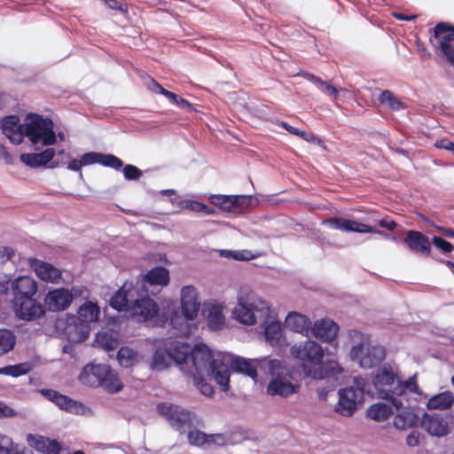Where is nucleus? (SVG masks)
Here are the masks:
<instances>
[{
    "instance_id": "nucleus-1",
    "label": "nucleus",
    "mask_w": 454,
    "mask_h": 454,
    "mask_svg": "<svg viewBox=\"0 0 454 454\" xmlns=\"http://www.w3.org/2000/svg\"><path fill=\"white\" fill-rule=\"evenodd\" d=\"M37 289V282L31 276L0 274V296L6 302L11 303L21 298L35 296Z\"/></svg>"
},
{
    "instance_id": "nucleus-2",
    "label": "nucleus",
    "mask_w": 454,
    "mask_h": 454,
    "mask_svg": "<svg viewBox=\"0 0 454 454\" xmlns=\"http://www.w3.org/2000/svg\"><path fill=\"white\" fill-rule=\"evenodd\" d=\"M266 372L271 376L266 392L270 396L287 398L299 391V385L291 382L292 371L279 359H270Z\"/></svg>"
},
{
    "instance_id": "nucleus-3",
    "label": "nucleus",
    "mask_w": 454,
    "mask_h": 454,
    "mask_svg": "<svg viewBox=\"0 0 454 454\" xmlns=\"http://www.w3.org/2000/svg\"><path fill=\"white\" fill-rule=\"evenodd\" d=\"M79 380L82 384L97 387H102L110 394L120 392L123 386L111 366L106 364H89L85 365Z\"/></svg>"
},
{
    "instance_id": "nucleus-4",
    "label": "nucleus",
    "mask_w": 454,
    "mask_h": 454,
    "mask_svg": "<svg viewBox=\"0 0 454 454\" xmlns=\"http://www.w3.org/2000/svg\"><path fill=\"white\" fill-rule=\"evenodd\" d=\"M23 133L34 145L40 144L43 146H51L57 144L53 121L50 117L36 113L27 114Z\"/></svg>"
},
{
    "instance_id": "nucleus-5",
    "label": "nucleus",
    "mask_w": 454,
    "mask_h": 454,
    "mask_svg": "<svg viewBox=\"0 0 454 454\" xmlns=\"http://www.w3.org/2000/svg\"><path fill=\"white\" fill-rule=\"evenodd\" d=\"M387 355V349L380 344L372 342L358 343L353 346L349 351L352 361L357 362L360 367L372 369L380 366Z\"/></svg>"
},
{
    "instance_id": "nucleus-6",
    "label": "nucleus",
    "mask_w": 454,
    "mask_h": 454,
    "mask_svg": "<svg viewBox=\"0 0 454 454\" xmlns=\"http://www.w3.org/2000/svg\"><path fill=\"white\" fill-rule=\"evenodd\" d=\"M322 225H325L332 230H340L345 232H356L362 234L375 233L384 237L387 239L397 241V238L395 236H393L387 232L377 230L369 224L340 216L325 219L322 221Z\"/></svg>"
},
{
    "instance_id": "nucleus-7",
    "label": "nucleus",
    "mask_w": 454,
    "mask_h": 454,
    "mask_svg": "<svg viewBox=\"0 0 454 454\" xmlns=\"http://www.w3.org/2000/svg\"><path fill=\"white\" fill-rule=\"evenodd\" d=\"M158 413L164 417L170 426L181 434L192 425V412L179 405L160 403L156 408Z\"/></svg>"
},
{
    "instance_id": "nucleus-8",
    "label": "nucleus",
    "mask_w": 454,
    "mask_h": 454,
    "mask_svg": "<svg viewBox=\"0 0 454 454\" xmlns=\"http://www.w3.org/2000/svg\"><path fill=\"white\" fill-rule=\"evenodd\" d=\"M290 353L293 357L302 362L301 367L303 364L315 367L322 362L325 349L317 341L307 340L293 345Z\"/></svg>"
},
{
    "instance_id": "nucleus-9",
    "label": "nucleus",
    "mask_w": 454,
    "mask_h": 454,
    "mask_svg": "<svg viewBox=\"0 0 454 454\" xmlns=\"http://www.w3.org/2000/svg\"><path fill=\"white\" fill-rule=\"evenodd\" d=\"M15 317L19 320L32 322L43 317L46 309L35 296L19 299L11 302Z\"/></svg>"
},
{
    "instance_id": "nucleus-10",
    "label": "nucleus",
    "mask_w": 454,
    "mask_h": 454,
    "mask_svg": "<svg viewBox=\"0 0 454 454\" xmlns=\"http://www.w3.org/2000/svg\"><path fill=\"white\" fill-rule=\"evenodd\" d=\"M270 360L267 356L249 359L236 356L231 359V368L234 372L246 375L251 378L254 383H257V371L261 370L266 372L269 368L268 363Z\"/></svg>"
},
{
    "instance_id": "nucleus-11",
    "label": "nucleus",
    "mask_w": 454,
    "mask_h": 454,
    "mask_svg": "<svg viewBox=\"0 0 454 454\" xmlns=\"http://www.w3.org/2000/svg\"><path fill=\"white\" fill-rule=\"evenodd\" d=\"M339 400L334 411L343 417H351L363 403L364 395L352 387H344L338 390Z\"/></svg>"
},
{
    "instance_id": "nucleus-12",
    "label": "nucleus",
    "mask_w": 454,
    "mask_h": 454,
    "mask_svg": "<svg viewBox=\"0 0 454 454\" xmlns=\"http://www.w3.org/2000/svg\"><path fill=\"white\" fill-rule=\"evenodd\" d=\"M397 379V374L389 364L386 363L380 367L372 379V385L378 396L387 398L389 392H394Z\"/></svg>"
},
{
    "instance_id": "nucleus-13",
    "label": "nucleus",
    "mask_w": 454,
    "mask_h": 454,
    "mask_svg": "<svg viewBox=\"0 0 454 454\" xmlns=\"http://www.w3.org/2000/svg\"><path fill=\"white\" fill-rule=\"evenodd\" d=\"M145 295L136 294L129 307L130 315L137 317L139 322H146L153 318L159 313V306L155 301L150 298L147 292Z\"/></svg>"
},
{
    "instance_id": "nucleus-14",
    "label": "nucleus",
    "mask_w": 454,
    "mask_h": 454,
    "mask_svg": "<svg viewBox=\"0 0 454 454\" xmlns=\"http://www.w3.org/2000/svg\"><path fill=\"white\" fill-rule=\"evenodd\" d=\"M138 292L140 291L133 281H125L110 298L109 304L117 311H129L132 301Z\"/></svg>"
},
{
    "instance_id": "nucleus-15",
    "label": "nucleus",
    "mask_w": 454,
    "mask_h": 454,
    "mask_svg": "<svg viewBox=\"0 0 454 454\" xmlns=\"http://www.w3.org/2000/svg\"><path fill=\"white\" fill-rule=\"evenodd\" d=\"M170 281L169 270L164 266H155L145 274H140L136 279L139 291L147 292L146 286H167Z\"/></svg>"
},
{
    "instance_id": "nucleus-16",
    "label": "nucleus",
    "mask_w": 454,
    "mask_h": 454,
    "mask_svg": "<svg viewBox=\"0 0 454 454\" xmlns=\"http://www.w3.org/2000/svg\"><path fill=\"white\" fill-rule=\"evenodd\" d=\"M90 332V325L79 321L75 315H68L62 334L69 343H81L88 339Z\"/></svg>"
},
{
    "instance_id": "nucleus-17",
    "label": "nucleus",
    "mask_w": 454,
    "mask_h": 454,
    "mask_svg": "<svg viewBox=\"0 0 454 454\" xmlns=\"http://www.w3.org/2000/svg\"><path fill=\"white\" fill-rule=\"evenodd\" d=\"M302 371L305 376L313 380H325L340 375L343 369L337 361L327 360L325 362L322 361L315 367L303 364Z\"/></svg>"
},
{
    "instance_id": "nucleus-18",
    "label": "nucleus",
    "mask_w": 454,
    "mask_h": 454,
    "mask_svg": "<svg viewBox=\"0 0 454 454\" xmlns=\"http://www.w3.org/2000/svg\"><path fill=\"white\" fill-rule=\"evenodd\" d=\"M260 307L254 301H248L240 298L238 307L235 308L233 314L236 319L246 325H254L257 323L255 312L268 309L264 301H259Z\"/></svg>"
},
{
    "instance_id": "nucleus-19",
    "label": "nucleus",
    "mask_w": 454,
    "mask_h": 454,
    "mask_svg": "<svg viewBox=\"0 0 454 454\" xmlns=\"http://www.w3.org/2000/svg\"><path fill=\"white\" fill-rule=\"evenodd\" d=\"M72 303V295L69 289L65 287L50 290L44 297L46 310L59 312L66 310Z\"/></svg>"
},
{
    "instance_id": "nucleus-20",
    "label": "nucleus",
    "mask_w": 454,
    "mask_h": 454,
    "mask_svg": "<svg viewBox=\"0 0 454 454\" xmlns=\"http://www.w3.org/2000/svg\"><path fill=\"white\" fill-rule=\"evenodd\" d=\"M200 302L193 286H185L181 289V312L186 320H193L198 316Z\"/></svg>"
},
{
    "instance_id": "nucleus-21",
    "label": "nucleus",
    "mask_w": 454,
    "mask_h": 454,
    "mask_svg": "<svg viewBox=\"0 0 454 454\" xmlns=\"http://www.w3.org/2000/svg\"><path fill=\"white\" fill-rule=\"evenodd\" d=\"M421 427L430 435L436 437H443L450 433L448 420L438 413L424 412L421 419Z\"/></svg>"
},
{
    "instance_id": "nucleus-22",
    "label": "nucleus",
    "mask_w": 454,
    "mask_h": 454,
    "mask_svg": "<svg viewBox=\"0 0 454 454\" xmlns=\"http://www.w3.org/2000/svg\"><path fill=\"white\" fill-rule=\"evenodd\" d=\"M216 358L217 356H215L212 350L205 343H198L192 347L190 363L194 369L193 372L207 371L210 368L211 361L216 360Z\"/></svg>"
},
{
    "instance_id": "nucleus-23",
    "label": "nucleus",
    "mask_w": 454,
    "mask_h": 454,
    "mask_svg": "<svg viewBox=\"0 0 454 454\" xmlns=\"http://www.w3.org/2000/svg\"><path fill=\"white\" fill-rule=\"evenodd\" d=\"M82 166L92 164H100L103 167L120 171L123 166V161L119 157L112 153H103L98 152H88L81 156Z\"/></svg>"
},
{
    "instance_id": "nucleus-24",
    "label": "nucleus",
    "mask_w": 454,
    "mask_h": 454,
    "mask_svg": "<svg viewBox=\"0 0 454 454\" xmlns=\"http://www.w3.org/2000/svg\"><path fill=\"white\" fill-rule=\"evenodd\" d=\"M207 372L222 391L227 392L230 389L231 372L221 355H217L216 360L211 361L210 368Z\"/></svg>"
},
{
    "instance_id": "nucleus-25",
    "label": "nucleus",
    "mask_w": 454,
    "mask_h": 454,
    "mask_svg": "<svg viewBox=\"0 0 454 454\" xmlns=\"http://www.w3.org/2000/svg\"><path fill=\"white\" fill-rule=\"evenodd\" d=\"M28 264L36 276L43 281L56 283L61 278V270L47 262L30 257Z\"/></svg>"
},
{
    "instance_id": "nucleus-26",
    "label": "nucleus",
    "mask_w": 454,
    "mask_h": 454,
    "mask_svg": "<svg viewBox=\"0 0 454 454\" xmlns=\"http://www.w3.org/2000/svg\"><path fill=\"white\" fill-rule=\"evenodd\" d=\"M27 441L31 448L43 454H59L62 450V445L56 439L28 434Z\"/></svg>"
},
{
    "instance_id": "nucleus-27",
    "label": "nucleus",
    "mask_w": 454,
    "mask_h": 454,
    "mask_svg": "<svg viewBox=\"0 0 454 454\" xmlns=\"http://www.w3.org/2000/svg\"><path fill=\"white\" fill-rule=\"evenodd\" d=\"M413 253H420L428 256L431 252V244L428 238L419 231L410 230L403 240Z\"/></svg>"
},
{
    "instance_id": "nucleus-28",
    "label": "nucleus",
    "mask_w": 454,
    "mask_h": 454,
    "mask_svg": "<svg viewBox=\"0 0 454 454\" xmlns=\"http://www.w3.org/2000/svg\"><path fill=\"white\" fill-rule=\"evenodd\" d=\"M339 325L331 319L323 318L317 321L311 329L314 336L323 341H331L335 339Z\"/></svg>"
},
{
    "instance_id": "nucleus-29",
    "label": "nucleus",
    "mask_w": 454,
    "mask_h": 454,
    "mask_svg": "<svg viewBox=\"0 0 454 454\" xmlns=\"http://www.w3.org/2000/svg\"><path fill=\"white\" fill-rule=\"evenodd\" d=\"M192 352V346L187 342L172 341L167 348V354L169 359L173 360L176 364H188L190 363V356Z\"/></svg>"
},
{
    "instance_id": "nucleus-30",
    "label": "nucleus",
    "mask_w": 454,
    "mask_h": 454,
    "mask_svg": "<svg viewBox=\"0 0 454 454\" xmlns=\"http://www.w3.org/2000/svg\"><path fill=\"white\" fill-rule=\"evenodd\" d=\"M57 406L60 410L74 415L90 416L93 414L90 407L63 394Z\"/></svg>"
},
{
    "instance_id": "nucleus-31",
    "label": "nucleus",
    "mask_w": 454,
    "mask_h": 454,
    "mask_svg": "<svg viewBox=\"0 0 454 454\" xmlns=\"http://www.w3.org/2000/svg\"><path fill=\"white\" fill-rule=\"evenodd\" d=\"M286 324L292 331L305 335H308L312 329L309 318L298 312H289L286 318Z\"/></svg>"
},
{
    "instance_id": "nucleus-32",
    "label": "nucleus",
    "mask_w": 454,
    "mask_h": 454,
    "mask_svg": "<svg viewBox=\"0 0 454 454\" xmlns=\"http://www.w3.org/2000/svg\"><path fill=\"white\" fill-rule=\"evenodd\" d=\"M100 308L97 302L86 301L77 310L76 318L79 321L90 325L99 320Z\"/></svg>"
},
{
    "instance_id": "nucleus-33",
    "label": "nucleus",
    "mask_w": 454,
    "mask_h": 454,
    "mask_svg": "<svg viewBox=\"0 0 454 454\" xmlns=\"http://www.w3.org/2000/svg\"><path fill=\"white\" fill-rule=\"evenodd\" d=\"M454 403V395L450 391H445L434 395L427 401V407L429 410H447Z\"/></svg>"
},
{
    "instance_id": "nucleus-34",
    "label": "nucleus",
    "mask_w": 454,
    "mask_h": 454,
    "mask_svg": "<svg viewBox=\"0 0 454 454\" xmlns=\"http://www.w3.org/2000/svg\"><path fill=\"white\" fill-rule=\"evenodd\" d=\"M392 413L391 406L385 403H373L366 411V416L377 422L387 420Z\"/></svg>"
},
{
    "instance_id": "nucleus-35",
    "label": "nucleus",
    "mask_w": 454,
    "mask_h": 454,
    "mask_svg": "<svg viewBox=\"0 0 454 454\" xmlns=\"http://www.w3.org/2000/svg\"><path fill=\"white\" fill-rule=\"evenodd\" d=\"M138 352L133 348L123 346L117 351L116 358L119 364L123 368H132L138 363Z\"/></svg>"
},
{
    "instance_id": "nucleus-36",
    "label": "nucleus",
    "mask_w": 454,
    "mask_h": 454,
    "mask_svg": "<svg viewBox=\"0 0 454 454\" xmlns=\"http://www.w3.org/2000/svg\"><path fill=\"white\" fill-rule=\"evenodd\" d=\"M24 128L25 122L20 123V118L14 114L5 116L0 121V129L5 137H11L13 132L23 133Z\"/></svg>"
},
{
    "instance_id": "nucleus-37",
    "label": "nucleus",
    "mask_w": 454,
    "mask_h": 454,
    "mask_svg": "<svg viewBox=\"0 0 454 454\" xmlns=\"http://www.w3.org/2000/svg\"><path fill=\"white\" fill-rule=\"evenodd\" d=\"M419 416L409 409H405L399 412L394 418L393 424L397 429H406L416 425Z\"/></svg>"
},
{
    "instance_id": "nucleus-38",
    "label": "nucleus",
    "mask_w": 454,
    "mask_h": 454,
    "mask_svg": "<svg viewBox=\"0 0 454 454\" xmlns=\"http://www.w3.org/2000/svg\"><path fill=\"white\" fill-rule=\"evenodd\" d=\"M263 334L265 340L271 346L279 345L281 334V325L278 320H272L269 323L265 322Z\"/></svg>"
},
{
    "instance_id": "nucleus-39",
    "label": "nucleus",
    "mask_w": 454,
    "mask_h": 454,
    "mask_svg": "<svg viewBox=\"0 0 454 454\" xmlns=\"http://www.w3.org/2000/svg\"><path fill=\"white\" fill-rule=\"evenodd\" d=\"M168 356L167 349L164 350L160 348H157L153 354L149 366L153 372H160L169 366Z\"/></svg>"
},
{
    "instance_id": "nucleus-40",
    "label": "nucleus",
    "mask_w": 454,
    "mask_h": 454,
    "mask_svg": "<svg viewBox=\"0 0 454 454\" xmlns=\"http://www.w3.org/2000/svg\"><path fill=\"white\" fill-rule=\"evenodd\" d=\"M378 99L381 105L387 106L392 111H399L406 108V105L388 90L381 91Z\"/></svg>"
},
{
    "instance_id": "nucleus-41",
    "label": "nucleus",
    "mask_w": 454,
    "mask_h": 454,
    "mask_svg": "<svg viewBox=\"0 0 454 454\" xmlns=\"http://www.w3.org/2000/svg\"><path fill=\"white\" fill-rule=\"evenodd\" d=\"M95 343L106 351H113L117 348L119 340L112 333L98 332L95 336Z\"/></svg>"
},
{
    "instance_id": "nucleus-42",
    "label": "nucleus",
    "mask_w": 454,
    "mask_h": 454,
    "mask_svg": "<svg viewBox=\"0 0 454 454\" xmlns=\"http://www.w3.org/2000/svg\"><path fill=\"white\" fill-rule=\"evenodd\" d=\"M0 454H34L31 450L27 452L20 450L18 444H14L12 439L6 434L0 433Z\"/></svg>"
},
{
    "instance_id": "nucleus-43",
    "label": "nucleus",
    "mask_w": 454,
    "mask_h": 454,
    "mask_svg": "<svg viewBox=\"0 0 454 454\" xmlns=\"http://www.w3.org/2000/svg\"><path fill=\"white\" fill-rule=\"evenodd\" d=\"M31 371V365L28 363H20L0 367V374L18 378L27 374Z\"/></svg>"
},
{
    "instance_id": "nucleus-44",
    "label": "nucleus",
    "mask_w": 454,
    "mask_h": 454,
    "mask_svg": "<svg viewBox=\"0 0 454 454\" xmlns=\"http://www.w3.org/2000/svg\"><path fill=\"white\" fill-rule=\"evenodd\" d=\"M404 390H409L415 394H420V389L417 384L416 374L409 377L403 381L399 378L397 379L394 393H395L396 395H402L404 393Z\"/></svg>"
},
{
    "instance_id": "nucleus-45",
    "label": "nucleus",
    "mask_w": 454,
    "mask_h": 454,
    "mask_svg": "<svg viewBox=\"0 0 454 454\" xmlns=\"http://www.w3.org/2000/svg\"><path fill=\"white\" fill-rule=\"evenodd\" d=\"M16 343V336L11 330L0 329V355L6 354L12 350Z\"/></svg>"
},
{
    "instance_id": "nucleus-46",
    "label": "nucleus",
    "mask_w": 454,
    "mask_h": 454,
    "mask_svg": "<svg viewBox=\"0 0 454 454\" xmlns=\"http://www.w3.org/2000/svg\"><path fill=\"white\" fill-rule=\"evenodd\" d=\"M56 151L54 148H46L41 153H37L38 160L41 163L40 167L48 168H58L60 163L57 160H53Z\"/></svg>"
},
{
    "instance_id": "nucleus-47",
    "label": "nucleus",
    "mask_w": 454,
    "mask_h": 454,
    "mask_svg": "<svg viewBox=\"0 0 454 454\" xmlns=\"http://www.w3.org/2000/svg\"><path fill=\"white\" fill-rule=\"evenodd\" d=\"M231 199L232 195L212 194L209 196L208 200L211 204L218 207L223 211L231 212L233 209Z\"/></svg>"
},
{
    "instance_id": "nucleus-48",
    "label": "nucleus",
    "mask_w": 454,
    "mask_h": 454,
    "mask_svg": "<svg viewBox=\"0 0 454 454\" xmlns=\"http://www.w3.org/2000/svg\"><path fill=\"white\" fill-rule=\"evenodd\" d=\"M147 88L150 91L155 94H160L164 96L169 100L171 104H173L174 101H176V98H178V94L166 90L153 78H150L149 82H147Z\"/></svg>"
},
{
    "instance_id": "nucleus-49",
    "label": "nucleus",
    "mask_w": 454,
    "mask_h": 454,
    "mask_svg": "<svg viewBox=\"0 0 454 454\" xmlns=\"http://www.w3.org/2000/svg\"><path fill=\"white\" fill-rule=\"evenodd\" d=\"M192 377L194 386L203 395L212 396L214 395V387L202 375H200V372H193Z\"/></svg>"
},
{
    "instance_id": "nucleus-50",
    "label": "nucleus",
    "mask_w": 454,
    "mask_h": 454,
    "mask_svg": "<svg viewBox=\"0 0 454 454\" xmlns=\"http://www.w3.org/2000/svg\"><path fill=\"white\" fill-rule=\"evenodd\" d=\"M224 325V316L218 309L209 311L207 317V326L212 331L221 330Z\"/></svg>"
},
{
    "instance_id": "nucleus-51",
    "label": "nucleus",
    "mask_w": 454,
    "mask_h": 454,
    "mask_svg": "<svg viewBox=\"0 0 454 454\" xmlns=\"http://www.w3.org/2000/svg\"><path fill=\"white\" fill-rule=\"evenodd\" d=\"M188 442L196 447H206L207 437L206 433L199 430H190L187 434Z\"/></svg>"
},
{
    "instance_id": "nucleus-52",
    "label": "nucleus",
    "mask_w": 454,
    "mask_h": 454,
    "mask_svg": "<svg viewBox=\"0 0 454 454\" xmlns=\"http://www.w3.org/2000/svg\"><path fill=\"white\" fill-rule=\"evenodd\" d=\"M121 170L122 171L124 178L128 181L138 180L143 175L142 170L132 164L123 163Z\"/></svg>"
},
{
    "instance_id": "nucleus-53",
    "label": "nucleus",
    "mask_w": 454,
    "mask_h": 454,
    "mask_svg": "<svg viewBox=\"0 0 454 454\" xmlns=\"http://www.w3.org/2000/svg\"><path fill=\"white\" fill-rule=\"evenodd\" d=\"M450 42L451 37L450 35H443L439 43V48L449 62L454 61V47L452 48Z\"/></svg>"
},
{
    "instance_id": "nucleus-54",
    "label": "nucleus",
    "mask_w": 454,
    "mask_h": 454,
    "mask_svg": "<svg viewBox=\"0 0 454 454\" xmlns=\"http://www.w3.org/2000/svg\"><path fill=\"white\" fill-rule=\"evenodd\" d=\"M206 447H222L227 444V437L223 434H206Z\"/></svg>"
},
{
    "instance_id": "nucleus-55",
    "label": "nucleus",
    "mask_w": 454,
    "mask_h": 454,
    "mask_svg": "<svg viewBox=\"0 0 454 454\" xmlns=\"http://www.w3.org/2000/svg\"><path fill=\"white\" fill-rule=\"evenodd\" d=\"M20 160L23 164L29 168H40L41 163L39 162L37 153H21Z\"/></svg>"
},
{
    "instance_id": "nucleus-56",
    "label": "nucleus",
    "mask_w": 454,
    "mask_h": 454,
    "mask_svg": "<svg viewBox=\"0 0 454 454\" xmlns=\"http://www.w3.org/2000/svg\"><path fill=\"white\" fill-rule=\"evenodd\" d=\"M432 243L443 253H450L454 251V245L443 238L434 236L432 238Z\"/></svg>"
},
{
    "instance_id": "nucleus-57",
    "label": "nucleus",
    "mask_w": 454,
    "mask_h": 454,
    "mask_svg": "<svg viewBox=\"0 0 454 454\" xmlns=\"http://www.w3.org/2000/svg\"><path fill=\"white\" fill-rule=\"evenodd\" d=\"M348 387H352L354 391H358L364 395L369 389V382L362 376L354 377L353 386Z\"/></svg>"
},
{
    "instance_id": "nucleus-58",
    "label": "nucleus",
    "mask_w": 454,
    "mask_h": 454,
    "mask_svg": "<svg viewBox=\"0 0 454 454\" xmlns=\"http://www.w3.org/2000/svg\"><path fill=\"white\" fill-rule=\"evenodd\" d=\"M41 395L46 398L48 401L53 403L56 406L59 403V398L61 396V393L51 389V388H41L38 390Z\"/></svg>"
},
{
    "instance_id": "nucleus-59",
    "label": "nucleus",
    "mask_w": 454,
    "mask_h": 454,
    "mask_svg": "<svg viewBox=\"0 0 454 454\" xmlns=\"http://www.w3.org/2000/svg\"><path fill=\"white\" fill-rule=\"evenodd\" d=\"M201 203L202 202L194 200H183L178 202V206L181 208L200 213V208H203Z\"/></svg>"
},
{
    "instance_id": "nucleus-60",
    "label": "nucleus",
    "mask_w": 454,
    "mask_h": 454,
    "mask_svg": "<svg viewBox=\"0 0 454 454\" xmlns=\"http://www.w3.org/2000/svg\"><path fill=\"white\" fill-rule=\"evenodd\" d=\"M317 87L323 92L327 93L330 96H333L334 98H337L339 96L338 89L328 82L321 80V82L318 83Z\"/></svg>"
},
{
    "instance_id": "nucleus-61",
    "label": "nucleus",
    "mask_w": 454,
    "mask_h": 454,
    "mask_svg": "<svg viewBox=\"0 0 454 454\" xmlns=\"http://www.w3.org/2000/svg\"><path fill=\"white\" fill-rule=\"evenodd\" d=\"M17 414L18 412L13 408L0 401V419L14 418Z\"/></svg>"
},
{
    "instance_id": "nucleus-62",
    "label": "nucleus",
    "mask_w": 454,
    "mask_h": 454,
    "mask_svg": "<svg viewBox=\"0 0 454 454\" xmlns=\"http://www.w3.org/2000/svg\"><path fill=\"white\" fill-rule=\"evenodd\" d=\"M107 6L115 11H120L121 12H128V4L124 0H105Z\"/></svg>"
},
{
    "instance_id": "nucleus-63",
    "label": "nucleus",
    "mask_w": 454,
    "mask_h": 454,
    "mask_svg": "<svg viewBox=\"0 0 454 454\" xmlns=\"http://www.w3.org/2000/svg\"><path fill=\"white\" fill-rule=\"evenodd\" d=\"M451 27H452V24H450V23H447L444 21L438 22L434 27V36L435 38H438L444 33H447V34L450 33Z\"/></svg>"
},
{
    "instance_id": "nucleus-64",
    "label": "nucleus",
    "mask_w": 454,
    "mask_h": 454,
    "mask_svg": "<svg viewBox=\"0 0 454 454\" xmlns=\"http://www.w3.org/2000/svg\"><path fill=\"white\" fill-rule=\"evenodd\" d=\"M251 199L252 196L247 195H232L231 203L233 204V208L247 206Z\"/></svg>"
}]
</instances>
